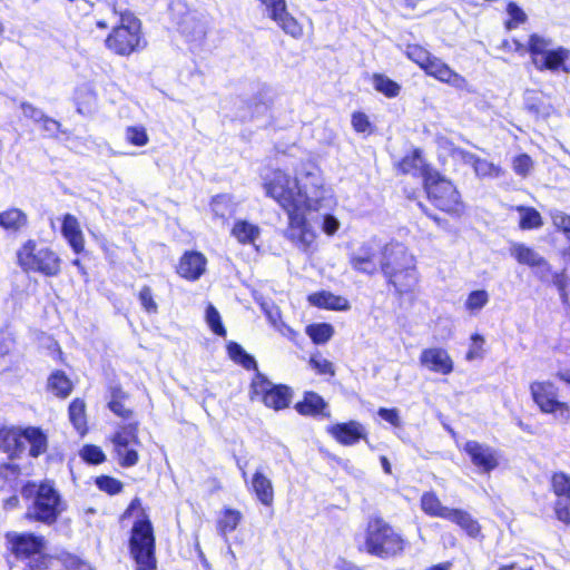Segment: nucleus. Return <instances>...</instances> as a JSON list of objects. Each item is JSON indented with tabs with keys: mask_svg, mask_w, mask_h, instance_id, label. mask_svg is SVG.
I'll list each match as a JSON object with an SVG mask.
<instances>
[{
	"mask_svg": "<svg viewBox=\"0 0 570 570\" xmlns=\"http://www.w3.org/2000/svg\"><path fill=\"white\" fill-rule=\"evenodd\" d=\"M243 518L244 517L240 510L232 507H224L219 511L215 522L217 533L220 537L226 538L238 528L243 521Z\"/></svg>",
	"mask_w": 570,
	"mask_h": 570,
	"instance_id": "nucleus-34",
	"label": "nucleus"
},
{
	"mask_svg": "<svg viewBox=\"0 0 570 570\" xmlns=\"http://www.w3.org/2000/svg\"><path fill=\"white\" fill-rule=\"evenodd\" d=\"M397 175L421 177L422 185L425 184L438 171L432 164H430L421 148L414 147L404 154L395 164Z\"/></svg>",
	"mask_w": 570,
	"mask_h": 570,
	"instance_id": "nucleus-18",
	"label": "nucleus"
},
{
	"mask_svg": "<svg viewBox=\"0 0 570 570\" xmlns=\"http://www.w3.org/2000/svg\"><path fill=\"white\" fill-rule=\"evenodd\" d=\"M24 442L29 444L28 456L38 459L49 450V436L41 426L0 425V452L14 460L24 451Z\"/></svg>",
	"mask_w": 570,
	"mask_h": 570,
	"instance_id": "nucleus-8",
	"label": "nucleus"
},
{
	"mask_svg": "<svg viewBox=\"0 0 570 570\" xmlns=\"http://www.w3.org/2000/svg\"><path fill=\"white\" fill-rule=\"evenodd\" d=\"M126 140L132 146L142 147L148 144L149 137L145 127L129 126L126 128Z\"/></svg>",
	"mask_w": 570,
	"mask_h": 570,
	"instance_id": "nucleus-56",
	"label": "nucleus"
},
{
	"mask_svg": "<svg viewBox=\"0 0 570 570\" xmlns=\"http://www.w3.org/2000/svg\"><path fill=\"white\" fill-rule=\"evenodd\" d=\"M550 276L552 277V284L558 289L561 301L564 304H568V302H569L568 287L570 286V278L567 274V269L563 268L556 273L551 272Z\"/></svg>",
	"mask_w": 570,
	"mask_h": 570,
	"instance_id": "nucleus-54",
	"label": "nucleus"
},
{
	"mask_svg": "<svg viewBox=\"0 0 570 570\" xmlns=\"http://www.w3.org/2000/svg\"><path fill=\"white\" fill-rule=\"evenodd\" d=\"M137 298L144 312L149 315L158 313V303L154 289L149 285H142L137 293Z\"/></svg>",
	"mask_w": 570,
	"mask_h": 570,
	"instance_id": "nucleus-49",
	"label": "nucleus"
},
{
	"mask_svg": "<svg viewBox=\"0 0 570 570\" xmlns=\"http://www.w3.org/2000/svg\"><path fill=\"white\" fill-rule=\"evenodd\" d=\"M79 455L83 462L91 465L102 464L107 460V456L102 449L96 444H85L80 449Z\"/></svg>",
	"mask_w": 570,
	"mask_h": 570,
	"instance_id": "nucleus-50",
	"label": "nucleus"
},
{
	"mask_svg": "<svg viewBox=\"0 0 570 570\" xmlns=\"http://www.w3.org/2000/svg\"><path fill=\"white\" fill-rule=\"evenodd\" d=\"M68 419L75 431L83 436L89 431L87 404L82 397H75L68 405Z\"/></svg>",
	"mask_w": 570,
	"mask_h": 570,
	"instance_id": "nucleus-33",
	"label": "nucleus"
},
{
	"mask_svg": "<svg viewBox=\"0 0 570 570\" xmlns=\"http://www.w3.org/2000/svg\"><path fill=\"white\" fill-rule=\"evenodd\" d=\"M206 323L210 331L217 336H227V330L222 321L220 314L212 304H209L206 308Z\"/></svg>",
	"mask_w": 570,
	"mask_h": 570,
	"instance_id": "nucleus-51",
	"label": "nucleus"
},
{
	"mask_svg": "<svg viewBox=\"0 0 570 570\" xmlns=\"http://www.w3.org/2000/svg\"><path fill=\"white\" fill-rule=\"evenodd\" d=\"M26 503L22 519L30 524L52 527L66 511V502L51 479L27 480L21 487Z\"/></svg>",
	"mask_w": 570,
	"mask_h": 570,
	"instance_id": "nucleus-3",
	"label": "nucleus"
},
{
	"mask_svg": "<svg viewBox=\"0 0 570 570\" xmlns=\"http://www.w3.org/2000/svg\"><path fill=\"white\" fill-rule=\"evenodd\" d=\"M77 111L82 115H90L97 106V95L94 90L85 88L79 89L75 96Z\"/></svg>",
	"mask_w": 570,
	"mask_h": 570,
	"instance_id": "nucleus-44",
	"label": "nucleus"
},
{
	"mask_svg": "<svg viewBox=\"0 0 570 570\" xmlns=\"http://www.w3.org/2000/svg\"><path fill=\"white\" fill-rule=\"evenodd\" d=\"M46 389L59 400H66L73 391V383L62 370L52 371L48 379Z\"/></svg>",
	"mask_w": 570,
	"mask_h": 570,
	"instance_id": "nucleus-35",
	"label": "nucleus"
},
{
	"mask_svg": "<svg viewBox=\"0 0 570 570\" xmlns=\"http://www.w3.org/2000/svg\"><path fill=\"white\" fill-rule=\"evenodd\" d=\"M60 232L75 254L85 252L86 240L76 216L69 213L62 215Z\"/></svg>",
	"mask_w": 570,
	"mask_h": 570,
	"instance_id": "nucleus-27",
	"label": "nucleus"
},
{
	"mask_svg": "<svg viewBox=\"0 0 570 570\" xmlns=\"http://www.w3.org/2000/svg\"><path fill=\"white\" fill-rule=\"evenodd\" d=\"M294 409L302 416L326 419L331 416L327 402L314 391H305L303 399L295 403Z\"/></svg>",
	"mask_w": 570,
	"mask_h": 570,
	"instance_id": "nucleus-26",
	"label": "nucleus"
},
{
	"mask_svg": "<svg viewBox=\"0 0 570 570\" xmlns=\"http://www.w3.org/2000/svg\"><path fill=\"white\" fill-rule=\"evenodd\" d=\"M138 518L132 522L128 533V553L135 563V570H157V539L155 528L141 499L134 498L119 517L120 521L129 519L134 512Z\"/></svg>",
	"mask_w": 570,
	"mask_h": 570,
	"instance_id": "nucleus-4",
	"label": "nucleus"
},
{
	"mask_svg": "<svg viewBox=\"0 0 570 570\" xmlns=\"http://www.w3.org/2000/svg\"><path fill=\"white\" fill-rule=\"evenodd\" d=\"M510 254L520 265L532 268L539 281L546 282L550 277L551 264L532 247L514 243L510 247Z\"/></svg>",
	"mask_w": 570,
	"mask_h": 570,
	"instance_id": "nucleus-20",
	"label": "nucleus"
},
{
	"mask_svg": "<svg viewBox=\"0 0 570 570\" xmlns=\"http://www.w3.org/2000/svg\"><path fill=\"white\" fill-rule=\"evenodd\" d=\"M462 451L469 456L473 466L481 473L489 474L500 464L498 452L491 446L475 440L466 441L463 444Z\"/></svg>",
	"mask_w": 570,
	"mask_h": 570,
	"instance_id": "nucleus-22",
	"label": "nucleus"
},
{
	"mask_svg": "<svg viewBox=\"0 0 570 570\" xmlns=\"http://www.w3.org/2000/svg\"><path fill=\"white\" fill-rule=\"evenodd\" d=\"M529 390L533 403L542 414L552 415L561 423L570 422V402L562 399L560 387L554 382L533 381Z\"/></svg>",
	"mask_w": 570,
	"mask_h": 570,
	"instance_id": "nucleus-12",
	"label": "nucleus"
},
{
	"mask_svg": "<svg viewBox=\"0 0 570 570\" xmlns=\"http://www.w3.org/2000/svg\"><path fill=\"white\" fill-rule=\"evenodd\" d=\"M423 190L434 208L448 216L460 218L465 214L466 206L458 187L439 170L423 184Z\"/></svg>",
	"mask_w": 570,
	"mask_h": 570,
	"instance_id": "nucleus-11",
	"label": "nucleus"
},
{
	"mask_svg": "<svg viewBox=\"0 0 570 570\" xmlns=\"http://www.w3.org/2000/svg\"><path fill=\"white\" fill-rule=\"evenodd\" d=\"M509 18L504 21V28L507 30L517 29L528 20L527 13L523 9L514 1H509L505 7Z\"/></svg>",
	"mask_w": 570,
	"mask_h": 570,
	"instance_id": "nucleus-47",
	"label": "nucleus"
},
{
	"mask_svg": "<svg viewBox=\"0 0 570 570\" xmlns=\"http://www.w3.org/2000/svg\"><path fill=\"white\" fill-rule=\"evenodd\" d=\"M232 236L242 245L253 244L259 235L257 225L247 220H236L230 230Z\"/></svg>",
	"mask_w": 570,
	"mask_h": 570,
	"instance_id": "nucleus-41",
	"label": "nucleus"
},
{
	"mask_svg": "<svg viewBox=\"0 0 570 570\" xmlns=\"http://www.w3.org/2000/svg\"><path fill=\"white\" fill-rule=\"evenodd\" d=\"M446 520L459 527L469 538L480 540L484 538L482 534V525L466 510L452 508Z\"/></svg>",
	"mask_w": 570,
	"mask_h": 570,
	"instance_id": "nucleus-30",
	"label": "nucleus"
},
{
	"mask_svg": "<svg viewBox=\"0 0 570 570\" xmlns=\"http://www.w3.org/2000/svg\"><path fill=\"white\" fill-rule=\"evenodd\" d=\"M28 224V215L20 208L9 207L0 212V227L7 233L19 234Z\"/></svg>",
	"mask_w": 570,
	"mask_h": 570,
	"instance_id": "nucleus-32",
	"label": "nucleus"
},
{
	"mask_svg": "<svg viewBox=\"0 0 570 570\" xmlns=\"http://www.w3.org/2000/svg\"><path fill=\"white\" fill-rule=\"evenodd\" d=\"M323 229L326 234L333 235L338 229V223L332 215H326L324 218Z\"/></svg>",
	"mask_w": 570,
	"mask_h": 570,
	"instance_id": "nucleus-62",
	"label": "nucleus"
},
{
	"mask_svg": "<svg viewBox=\"0 0 570 570\" xmlns=\"http://www.w3.org/2000/svg\"><path fill=\"white\" fill-rule=\"evenodd\" d=\"M306 333L314 344L320 345L325 344L332 338L334 328L328 323H316L308 325Z\"/></svg>",
	"mask_w": 570,
	"mask_h": 570,
	"instance_id": "nucleus-46",
	"label": "nucleus"
},
{
	"mask_svg": "<svg viewBox=\"0 0 570 570\" xmlns=\"http://www.w3.org/2000/svg\"><path fill=\"white\" fill-rule=\"evenodd\" d=\"M7 549L16 561L23 563L22 570H49L53 556L48 553L45 535L32 531H8L4 534Z\"/></svg>",
	"mask_w": 570,
	"mask_h": 570,
	"instance_id": "nucleus-7",
	"label": "nucleus"
},
{
	"mask_svg": "<svg viewBox=\"0 0 570 570\" xmlns=\"http://www.w3.org/2000/svg\"><path fill=\"white\" fill-rule=\"evenodd\" d=\"M381 274L399 302L415 301L421 275L415 255L404 244L389 242L382 246Z\"/></svg>",
	"mask_w": 570,
	"mask_h": 570,
	"instance_id": "nucleus-2",
	"label": "nucleus"
},
{
	"mask_svg": "<svg viewBox=\"0 0 570 570\" xmlns=\"http://www.w3.org/2000/svg\"><path fill=\"white\" fill-rule=\"evenodd\" d=\"M23 466L14 460L0 461V492L11 493L2 500V508L4 511H12L20 508V497L18 491L21 492V487L24 483Z\"/></svg>",
	"mask_w": 570,
	"mask_h": 570,
	"instance_id": "nucleus-15",
	"label": "nucleus"
},
{
	"mask_svg": "<svg viewBox=\"0 0 570 570\" xmlns=\"http://www.w3.org/2000/svg\"><path fill=\"white\" fill-rule=\"evenodd\" d=\"M293 395L294 392L291 386L283 383L274 384L261 372L255 373L249 383V400L259 401L267 409L276 412L287 409Z\"/></svg>",
	"mask_w": 570,
	"mask_h": 570,
	"instance_id": "nucleus-13",
	"label": "nucleus"
},
{
	"mask_svg": "<svg viewBox=\"0 0 570 570\" xmlns=\"http://www.w3.org/2000/svg\"><path fill=\"white\" fill-rule=\"evenodd\" d=\"M422 70L428 76L458 89H463L466 87L465 78L455 72L448 63L438 57L432 56Z\"/></svg>",
	"mask_w": 570,
	"mask_h": 570,
	"instance_id": "nucleus-25",
	"label": "nucleus"
},
{
	"mask_svg": "<svg viewBox=\"0 0 570 570\" xmlns=\"http://www.w3.org/2000/svg\"><path fill=\"white\" fill-rule=\"evenodd\" d=\"M68 570H89L87 562L77 557H70L67 562Z\"/></svg>",
	"mask_w": 570,
	"mask_h": 570,
	"instance_id": "nucleus-63",
	"label": "nucleus"
},
{
	"mask_svg": "<svg viewBox=\"0 0 570 570\" xmlns=\"http://www.w3.org/2000/svg\"><path fill=\"white\" fill-rule=\"evenodd\" d=\"M117 13L116 3L111 6ZM119 20L105 39L106 48L116 56L129 57L142 51L147 41L142 33L141 21L130 11L118 12Z\"/></svg>",
	"mask_w": 570,
	"mask_h": 570,
	"instance_id": "nucleus-10",
	"label": "nucleus"
},
{
	"mask_svg": "<svg viewBox=\"0 0 570 570\" xmlns=\"http://www.w3.org/2000/svg\"><path fill=\"white\" fill-rule=\"evenodd\" d=\"M309 366L315 371L318 375L333 377L335 375V367L333 363L320 354L312 355L308 360Z\"/></svg>",
	"mask_w": 570,
	"mask_h": 570,
	"instance_id": "nucleus-55",
	"label": "nucleus"
},
{
	"mask_svg": "<svg viewBox=\"0 0 570 570\" xmlns=\"http://www.w3.org/2000/svg\"><path fill=\"white\" fill-rule=\"evenodd\" d=\"M511 46L519 55L528 52L531 63L540 72L570 73V50L562 46L549 49L550 40L539 33L529 35L525 46L515 38L502 41V48L510 50Z\"/></svg>",
	"mask_w": 570,
	"mask_h": 570,
	"instance_id": "nucleus-5",
	"label": "nucleus"
},
{
	"mask_svg": "<svg viewBox=\"0 0 570 570\" xmlns=\"http://www.w3.org/2000/svg\"><path fill=\"white\" fill-rule=\"evenodd\" d=\"M421 511L430 518L446 520L452 508L442 504L441 499L434 490L425 491L420 498Z\"/></svg>",
	"mask_w": 570,
	"mask_h": 570,
	"instance_id": "nucleus-37",
	"label": "nucleus"
},
{
	"mask_svg": "<svg viewBox=\"0 0 570 570\" xmlns=\"http://www.w3.org/2000/svg\"><path fill=\"white\" fill-rule=\"evenodd\" d=\"M409 546L402 532L381 515L368 519L364 530V551L379 559L401 557Z\"/></svg>",
	"mask_w": 570,
	"mask_h": 570,
	"instance_id": "nucleus-6",
	"label": "nucleus"
},
{
	"mask_svg": "<svg viewBox=\"0 0 570 570\" xmlns=\"http://www.w3.org/2000/svg\"><path fill=\"white\" fill-rule=\"evenodd\" d=\"M326 432L342 446H353L360 442H368L366 428L356 420L331 424L326 428Z\"/></svg>",
	"mask_w": 570,
	"mask_h": 570,
	"instance_id": "nucleus-21",
	"label": "nucleus"
},
{
	"mask_svg": "<svg viewBox=\"0 0 570 570\" xmlns=\"http://www.w3.org/2000/svg\"><path fill=\"white\" fill-rule=\"evenodd\" d=\"M281 30L293 39H302L304 36L303 24L286 9L284 12L272 19Z\"/></svg>",
	"mask_w": 570,
	"mask_h": 570,
	"instance_id": "nucleus-40",
	"label": "nucleus"
},
{
	"mask_svg": "<svg viewBox=\"0 0 570 570\" xmlns=\"http://www.w3.org/2000/svg\"><path fill=\"white\" fill-rule=\"evenodd\" d=\"M489 302V295L484 289L472 291L464 303V306L470 312L480 311Z\"/></svg>",
	"mask_w": 570,
	"mask_h": 570,
	"instance_id": "nucleus-57",
	"label": "nucleus"
},
{
	"mask_svg": "<svg viewBox=\"0 0 570 570\" xmlns=\"http://www.w3.org/2000/svg\"><path fill=\"white\" fill-rule=\"evenodd\" d=\"M242 478L247 491L265 508H273L275 502V489L273 481L263 468H257L248 478L246 470H242Z\"/></svg>",
	"mask_w": 570,
	"mask_h": 570,
	"instance_id": "nucleus-19",
	"label": "nucleus"
},
{
	"mask_svg": "<svg viewBox=\"0 0 570 570\" xmlns=\"http://www.w3.org/2000/svg\"><path fill=\"white\" fill-rule=\"evenodd\" d=\"M379 416L394 428L401 426L400 413L396 407H380Z\"/></svg>",
	"mask_w": 570,
	"mask_h": 570,
	"instance_id": "nucleus-61",
	"label": "nucleus"
},
{
	"mask_svg": "<svg viewBox=\"0 0 570 570\" xmlns=\"http://www.w3.org/2000/svg\"><path fill=\"white\" fill-rule=\"evenodd\" d=\"M512 210H515L519 215L518 227L521 230H532L539 229L543 226V218L540 212L532 207L525 205H517L511 207Z\"/></svg>",
	"mask_w": 570,
	"mask_h": 570,
	"instance_id": "nucleus-38",
	"label": "nucleus"
},
{
	"mask_svg": "<svg viewBox=\"0 0 570 570\" xmlns=\"http://www.w3.org/2000/svg\"><path fill=\"white\" fill-rule=\"evenodd\" d=\"M307 299L311 305L322 309L347 311L351 307L347 298L324 289L309 294Z\"/></svg>",
	"mask_w": 570,
	"mask_h": 570,
	"instance_id": "nucleus-31",
	"label": "nucleus"
},
{
	"mask_svg": "<svg viewBox=\"0 0 570 570\" xmlns=\"http://www.w3.org/2000/svg\"><path fill=\"white\" fill-rule=\"evenodd\" d=\"M263 188L265 195L287 214L285 238L301 252H309L315 243L316 233L306 217L311 209L309 200L299 189L297 181L285 170L273 168L264 176Z\"/></svg>",
	"mask_w": 570,
	"mask_h": 570,
	"instance_id": "nucleus-1",
	"label": "nucleus"
},
{
	"mask_svg": "<svg viewBox=\"0 0 570 570\" xmlns=\"http://www.w3.org/2000/svg\"><path fill=\"white\" fill-rule=\"evenodd\" d=\"M95 484L99 491L112 497L122 492L124 483L111 475L101 474L95 479Z\"/></svg>",
	"mask_w": 570,
	"mask_h": 570,
	"instance_id": "nucleus-48",
	"label": "nucleus"
},
{
	"mask_svg": "<svg viewBox=\"0 0 570 570\" xmlns=\"http://www.w3.org/2000/svg\"><path fill=\"white\" fill-rule=\"evenodd\" d=\"M119 466L128 469L138 464V448L142 445L139 438V422L134 421L120 425L110 436Z\"/></svg>",
	"mask_w": 570,
	"mask_h": 570,
	"instance_id": "nucleus-14",
	"label": "nucleus"
},
{
	"mask_svg": "<svg viewBox=\"0 0 570 570\" xmlns=\"http://www.w3.org/2000/svg\"><path fill=\"white\" fill-rule=\"evenodd\" d=\"M512 168L517 175L527 177L533 168V160L525 153L519 154L512 159Z\"/></svg>",
	"mask_w": 570,
	"mask_h": 570,
	"instance_id": "nucleus-58",
	"label": "nucleus"
},
{
	"mask_svg": "<svg viewBox=\"0 0 570 570\" xmlns=\"http://www.w3.org/2000/svg\"><path fill=\"white\" fill-rule=\"evenodd\" d=\"M16 264L24 274L56 278L62 273L63 261L52 246L28 238L16 252Z\"/></svg>",
	"mask_w": 570,
	"mask_h": 570,
	"instance_id": "nucleus-9",
	"label": "nucleus"
},
{
	"mask_svg": "<svg viewBox=\"0 0 570 570\" xmlns=\"http://www.w3.org/2000/svg\"><path fill=\"white\" fill-rule=\"evenodd\" d=\"M108 27L109 21L101 17L92 7L90 11L86 12L83 17L76 21V28L82 38H92L96 28L106 30Z\"/></svg>",
	"mask_w": 570,
	"mask_h": 570,
	"instance_id": "nucleus-36",
	"label": "nucleus"
},
{
	"mask_svg": "<svg viewBox=\"0 0 570 570\" xmlns=\"http://www.w3.org/2000/svg\"><path fill=\"white\" fill-rule=\"evenodd\" d=\"M484 338L482 335L474 333L471 335V345L465 354V360L473 361L483 356Z\"/></svg>",
	"mask_w": 570,
	"mask_h": 570,
	"instance_id": "nucleus-59",
	"label": "nucleus"
},
{
	"mask_svg": "<svg viewBox=\"0 0 570 570\" xmlns=\"http://www.w3.org/2000/svg\"><path fill=\"white\" fill-rule=\"evenodd\" d=\"M420 364L432 373L449 375L454 370L451 355L442 347L424 348L419 357Z\"/></svg>",
	"mask_w": 570,
	"mask_h": 570,
	"instance_id": "nucleus-24",
	"label": "nucleus"
},
{
	"mask_svg": "<svg viewBox=\"0 0 570 570\" xmlns=\"http://www.w3.org/2000/svg\"><path fill=\"white\" fill-rule=\"evenodd\" d=\"M351 126L357 134L370 136L374 134L375 127L368 116L363 111H354L351 115Z\"/></svg>",
	"mask_w": 570,
	"mask_h": 570,
	"instance_id": "nucleus-52",
	"label": "nucleus"
},
{
	"mask_svg": "<svg viewBox=\"0 0 570 570\" xmlns=\"http://www.w3.org/2000/svg\"><path fill=\"white\" fill-rule=\"evenodd\" d=\"M348 265L357 273L368 277L381 273L382 247L380 249L370 242L362 243L357 248L348 253Z\"/></svg>",
	"mask_w": 570,
	"mask_h": 570,
	"instance_id": "nucleus-17",
	"label": "nucleus"
},
{
	"mask_svg": "<svg viewBox=\"0 0 570 570\" xmlns=\"http://www.w3.org/2000/svg\"><path fill=\"white\" fill-rule=\"evenodd\" d=\"M550 491L554 495L552 503L556 520L570 525V474L563 471L552 472L549 479Z\"/></svg>",
	"mask_w": 570,
	"mask_h": 570,
	"instance_id": "nucleus-16",
	"label": "nucleus"
},
{
	"mask_svg": "<svg viewBox=\"0 0 570 570\" xmlns=\"http://www.w3.org/2000/svg\"><path fill=\"white\" fill-rule=\"evenodd\" d=\"M40 120L43 122V127L46 129H58L60 127V122L46 116V115H42L40 117Z\"/></svg>",
	"mask_w": 570,
	"mask_h": 570,
	"instance_id": "nucleus-64",
	"label": "nucleus"
},
{
	"mask_svg": "<svg viewBox=\"0 0 570 570\" xmlns=\"http://www.w3.org/2000/svg\"><path fill=\"white\" fill-rule=\"evenodd\" d=\"M210 208L216 218L227 220L234 214L232 197L226 194L215 195L210 199Z\"/></svg>",
	"mask_w": 570,
	"mask_h": 570,
	"instance_id": "nucleus-43",
	"label": "nucleus"
},
{
	"mask_svg": "<svg viewBox=\"0 0 570 570\" xmlns=\"http://www.w3.org/2000/svg\"><path fill=\"white\" fill-rule=\"evenodd\" d=\"M371 80L374 90L389 99L397 97L401 92V85L384 73L374 72L371 77Z\"/></svg>",
	"mask_w": 570,
	"mask_h": 570,
	"instance_id": "nucleus-42",
	"label": "nucleus"
},
{
	"mask_svg": "<svg viewBox=\"0 0 570 570\" xmlns=\"http://www.w3.org/2000/svg\"><path fill=\"white\" fill-rule=\"evenodd\" d=\"M471 166L478 177L485 178L492 177L497 178L503 174V170L500 166L488 161L487 159H482L480 157L474 156Z\"/></svg>",
	"mask_w": 570,
	"mask_h": 570,
	"instance_id": "nucleus-45",
	"label": "nucleus"
},
{
	"mask_svg": "<svg viewBox=\"0 0 570 570\" xmlns=\"http://www.w3.org/2000/svg\"><path fill=\"white\" fill-rule=\"evenodd\" d=\"M226 351L228 357L234 363L243 366L247 371H255V373L259 372L255 358L248 354L239 343L234 341L228 342L226 344Z\"/></svg>",
	"mask_w": 570,
	"mask_h": 570,
	"instance_id": "nucleus-39",
	"label": "nucleus"
},
{
	"mask_svg": "<svg viewBox=\"0 0 570 570\" xmlns=\"http://www.w3.org/2000/svg\"><path fill=\"white\" fill-rule=\"evenodd\" d=\"M406 57L421 69L425 67L432 55L421 45L412 43L406 46Z\"/></svg>",
	"mask_w": 570,
	"mask_h": 570,
	"instance_id": "nucleus-53",
	"label": "nucleus"
},
{
	"mask_svg": "<svg viewBox=\"0 0 570 570\" xmlns=\"http://www.w3.org/2000/svg\"><path fill=\"white\" fill-rule=\"evenodd\" d=\"M268 12L269 19H274L287 9L286 0H258Z\"/></svg>",
	"mask_w": 570,
	"mask_h": 570,
	"instance_id": "nucleus-60",
	"label": "nucleus"
},
{
	"mask_svg": "<svg viewBox=\"0 0 570 570\" xmlns=\"http://www.w3.org/2000/svg\"><path fill=\"white\" fill-rule=\"evenodd\" d=\"M524 109L535 119H548L557 112L550 96L534 90L525 97Z\"/></svg>",
	"mask_w": 570,
	"mask_h": 570,
	"instance_id": "nucleus-29",
	"label": "nucleus"
},
{
	"mask_svg": "<svg viewBox=\"0 0 570 570\" xmlns=\"http://www.w3.org/2000/svg\"><path fill=\"white\" fill-rule=\"evenodd\" d=\"M206 265L207 258L203 253L197 250H186L179 257L175 271L180 278L188 282H196L204 275Z\"/></svg>",
	"mask_w": 570,
	"mask_h": 570,
	"instance_id": "nucleus-23",
	"label": "nucleus"
},
{
	"mask_svg": "<svg viewBox=\"0 0 570 570\" xmlns=\"http://www.w3.org/2000/svg\"><path fill=\"white\" fill-rule=\"evenodd\" d=\"M107 391L109 395L107 407L110 412L122 420H130L134 411L125 405V402L129 399V393L124 390L119 382L109 383Z\"/></svg>",
	"mask_w": 570,
	"mask_h": 570,
	"instance_id": "nucleus-28",
	"label": "nucleus"
}]
</instances>
